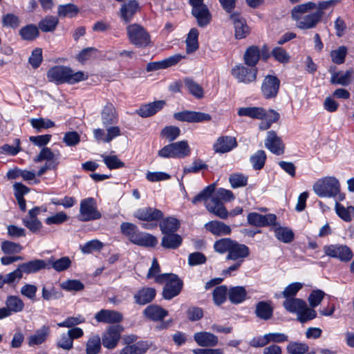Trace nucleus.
Returning <instances> with one entry per match:
<instances>
[{
  "label": "nucleus",
  "mask_w": 354,
  "mask_h": 354,
  "mask_svg": "<svg viewBox=\"0 0 354 354\" xmlns=\"http://www.w3.org/2000/svg\"><path fill=\"white\" fill-rule=\"evenodd\" d=\"M315 2L308 1L295 6L291 10V17L295 21L297 28L309 30L316 28L321 21L320 14L313 10Z\"/></svg>",
  "instance_id": "nucleus-1"
},
{
  "label": "nucleus",
  "mask_w": 354,
  "mask_h": 354,
  "mask_svg": "<svg viewBox=\"0 0 354 354\" xmlns=\"http://www.w3.org/2000/svg\"><path fill=\"white\" fill-rule=\"evenodd\" d=\"M47 78L50 82L57 84H76L88 78L82 71L74 72L71 68L64 66H55L47 72Z\"/></svg>",
  "instance_id": "nucleus-2"
},
{
  "label": "nucleus",
  "mask_w": 354,
  "mask_h": 354,
  "mask_svg": "<svg viewBox=\"0 0 354 354\" xmlns=\"http://www.w3.org/2000/svg\"><path fill=\"white\" fill-rule=\"evenodd\" d=\"M121 232L126 235L133 243L145 247H154L157 239L149 234L138 231L135 225L130 223H122L120 225Z\"/></svg>",
  "instance_id": "nucleus-3"
},
{
  "label": "nucleus",
  "mask_w": 354,
  "mask_h": 354,
  "mask_svg": "<svg viewBox=\"0 0 354 354\" xmlns=\"http://www.w3.org/2000/svg\"><path fill=\"white\" fill-rule=\"evenodd\" d=\"M314 192L320 198H333L340 192L339 180L333 176L318 179L313 185Z\"/></svg>",
  "instance_id": "nucleus-4"
},
{
  "label": "nucleus",
  "mask_w": 354,
  "mask_h": 354,
  "mask_svg": "<svg viewBox=\"0 0 354 354\" xmlns=\"http://www.w3.org/2000/svg\"><path fill=\"white\" fill-rule=\"evenodd\" d=\"M156 282L159 283H165L163 288L162 296L164 299L169 300L180 292L183 283L176 274L172 273H165L156 277Z\"/></svg>",
  "instance_id": "nucleus-5"
},
{
  "label": "nucleus",
  "mask_w": 354,
  "mask_h": 354,
  "mask_svg": "<svg viewBox=\"0 0 354 354\" xmlns=\"http://www.w3.org/2000/svg\"><path fill=\"white\" fill-rule=\"evenodd\" d=\"M129 42L138 48H147L151 46V36L147 30L138 24H131L126 28Z\"/></svg>",
  "instance_id": "nucleus-6"
},
{
  "label": "nucleus",
  "mask_w": 354,
  "mask_h": 354,
  "mask_svg": "<svg viewBox=\"0 0 354 354\" xmlns=\"http://www.w3.org/2000/svg\"><path fill=\"white\" fill-rule=\"evenodd\" d=\"M190 147L187 141L182 140L169 144L158 151V156L164 158H184L189 156Z\"/></svg>",
  "instance_id": "nucleus-7"
},
{
  "label": "nucleus",
  "mask_w": 354,
  "mask_h": 354,
  "mask_svg": "<svg viewBox=\"0 0 354 354\" xmlns=\"http://www.w3.org/2000/svg\"><path fill=\"white\" fill-rule=\"evenodd\" d=\"M59 153H53L48 147H44L39 154L34 158L35 162H40L46 160V163L38 171L37 175L42 176L47 170L55 169L59 165Z\"/></svg>",
  "instance_id": "nucleus-8"
},
{
  "label": "nucleus",
  "mask_w": 354,
  "mask_h": 354,
  "mask_svg": "<svg viewBox=\"0 0 354 354\" xmlns=\"http://www.w3.org/2000/svg\"><path fill=\"white\" fill-rule=\"evenodd\" d=\"M101 213L97 209L96 201L91 197L80 201L79 220L83 222L94 221L100 218Z\"/></svg>",
  "instance_id": "nucleus-9"
},
{
  "label": "nucleus",
  "mask_w": 354,
  "mask_h": 354,
  "mask_svg": "<svg viewBox=\"0 0 354 354\" xmlns=\"http://www.w3.org/2000/svg\"><path fill=\"white\" fill-rule=\"evenodd\" d=\"M257 68L238 64L231 70L232 75L239 82L243 84H250L256 82L257 77Z\"/></svg>",
  "instance_id": "nucleus-10"
},
{
  "label": "nucleus",
  "mask_w": 354,
  "mask_h": 354,
  "mask_svg": "<svg viewBox=\"0 0 354 354\" xmlns=\"http://www.w3.org/2000/svg\"><path fill=\"white\" fill-rule=\"evenodd\" d=\"M324 251L327 256L338 259L342 261L348 262L353 257L351 250L345 245H326Z\"/></svg>",
  "instance_id": "nucleus-11"
},
{
  "label": "nucleus",
  "mask_w": 354,
  "mask_h": 354,
  "mask_svg": "<svg viewBox=\"0 0 354 354\" xmlns=\"http://www.w3.org/2000/svg\"><path fill=\"white\" fill-rule=\"evenodd\" d=\"M122 330V326L119 325L109 326L102 337L103 346L108 349L115 348L120 339Z\"/></svg>",
  "instance_id": "nucleus-12"
},
{
  "label": "nucleus",
  "mask_w": 354,
  "mask_h": 354,
  "mask_svg": "<svg viewBox=\"0 0 354 354\" xmlns=\"http://www.w3.org/2000/svg\"><path fill=\"white\" fill-rule=\"evenodd\" d=\"M230 20L234 26L236 39L245 38L250 33V28L247 25L246 20L240 13H231Z\"/></svg>",
  "instance_id": "nucleus-13"
},
{
  "label": "nucleus",
  "mask_w": 354,
  "mask_h": 354,
  "mask_svg": "<svg viewBox=\"0 0 354 354\" xmlns=\"http://www.w3.org/2000/svg\"><path fill=\"white\" fill-rule=\"evenodd\" d=\"M176 120L187 122H201L209 121L212 117L209 114L199 111H184L174 114Z\"/></svg>",
  "instance_id": "nucleus-14"
},
{
  "label": "nucleus",
  "mask_w": 354,
  "mask_h": 354,
  "mask_svg": "<svg viewBox=\"0 0 354 354\" xmlns=\"http://www.w3.org/2000/svg\"><path fill=\"white\" fill-rule=\"evenodd\" d=\"M248 223L256 227L277 226V217L275 214H268L262 215L259 213L252 212L248 215Z\"/></svg>",
  "instance_id": "nucleus-15"
},
{
  "label": "nucleus",
  "mask_w": 354,
  "mask_h": 354,
  "mask_svg": "<svg viewBox=\"0 0 354 354\" xmlns=\"http://www.w3.org/2000/svg\"><path fill=\"white\" fill-rule=\"evenodd\" d=\"M279 85L280 81L276 76H266L261 85V91L263 96L266 99L276 97L279 91Z\"/></svg>",
  "instance_id": "nucleus-16"
},
{
  "label": "nucleus",
  "mask_w": 354,
  "mask_h": 354,
  "mask_svg": "<svg viewBox=\"0 0 354 354\" xmlns=\"http://www.w3.org/2000/svg\"><path fill=\"white\" fill-rule=\"evenodd\" d=\"M185 56L180 54L173 55L167 58L158 62H149L147 64V72L165 69L177 64Z\"/></svg>",
  "instance_id": "nucleus-17"
},
{
  "label": "nucleus",
  "mask_w": 354,
  "mask_h": 354,
  "mask_svg": "<svg viewBox=\"0 0 354 354\" xmlns=\"http://www.w3.org/2000/svg\"><path fill=\"white\" fill-rule=\"evenodd\" d=\"M134 216L142 221L157 222L163 218L164 214L162 211L156 208L145 207L138 209Z\"/></svg>",
  "instance_id": "nucleus-18"
},
{
  "label": "nucleus",
  "mask_w": 354,
  "mask_h": 354,
  "mask_svg": "<svg viewBox=\"0 0 354 354\" xmlns=\"http://www.w3.org/2000/svg\"><path fill=\"white\" fill-rule=\"evenodd\" d=\"M265 146L272 153L277 156L283 154L285 149L281 139L277 136L274 131L268 132L267 138L265 140Z\"/></svg>",
  "instance_id": "nucleus-19"
},
{
  "label": "nucleus",
  "mask_w": 354,
  "mask_h": 354,
  "mask_svg": "<svg viewBox=\"0 0 354 354\" xmlns=\"http://www.w3.org/2000/svg\"><path fill=\"white\" fill-rule=\"evenodd\" d=\"M95 319L97 322L115 324L122 322L123 316L118 311L102 309L95 314Z\"/></svg>",
  "instance_id": "nucleus-20"
},
{
  "label": "nucleus",
  "mask_w": 354,
  "mask_h": 354,
  "mask_svg": "<svg viewBox=\"0 0 354 354\" xmlns=\"http://www.w3.org/2000/svg\"><path fill=\"white\" fill-rule=\"evenodd\" d=\"M205 207L208 212L222 219H225L229 215V212L225 207L223 203L215 196L209 201H206Z\"/></svg>",
  "instance_id": "nucleus-21"
},
{
  "label": "nucleus",
  "mask_w": 354,
  "mask_h": 354,
  "mask_svg": "<svg viewBox=\"0 0 354 354\" xmlns=\"http://www.w3.org/2000/svg\"><path fill=\"white\" fill-rule=\"evenodd\" d=\"M194 339L201 347H214L218 343V339L216 335L206 331L196 333L194 335Z\"/></svg>",
  "instance_id": "nucleus-22"
},
{
  "label": "nucleus",
  "mask_w": 354,
  "mask_h": 354,
  "mask_svg": "<svg viewBox=\"0 0 354 354\" xmlns=\"http://www.w3.org/2000/svg\"><path fill=\"white\" fill-rule=\"evenodd\" d=\"M139 3L136 0H129L127 2L122 4L120 9V16L125 22H130L135 14L139 10Z\"/></svg>",
  "instance_id": "nucleus-23"
},
{
  "label": "nucleus",
  "mask_w": 354,
  "mask_h": 354,
  "mask_svg": "<svg viewBox=\"0 0 354 354\" xmlns=\"http://www.w3.org/2000/svg\"><path fill=\"white\" fill-rule=\"evenodd\" d=\"M192 14L196 18L199 27H205L211 21L212 15L206 5L193 8Z\"/></svg>",
  "instance_id": "nucleus-24"
},
{
  "label": "nucleus",
  "mask_w": 354,
  "mask_h": 354,
  "mask_svg": "<svg viewBox=\"0 0 354 354\" xmlns=\"http://www.w3.org/2000/svg\"><path fill=\"white\" fill-rule=\"evenodd\" d=\"M249 248L247 245L235 241L226 257L227 260L243 261L249 255Z\"/></svg>",
  "instance_id": "nucleus-25"
},
{
  "label": "nucleus",
  "mask_w": 354,
  "mask_h": 354,
  "mask_svg": "<svg viewBox=\"0 0 354 354\" xmlns=\"http://www.w3.org/2000/svg\"><path fill=\"white\" fill-rule=\"evenodd\" d=\"M165 104L164 100H158L142 105L136 113L142 118L150 117L161 110Z\"/></svg>",
  "instance_id": "nucleus-26"
},
{
  "label": "nucleus",
  "mask_w": 354,
  "mask_h": 354,
  "mask_svg": "<svg viewBox=\"0 0 354 354\" xmlns=\"http://www.w3.org/2000/svg\"><path fill=\"white\" fill-rule=\"evenodd\" d=\"M101 120L104 127L117 123L118 114L114 106L111 103H107L101 112Z\"/></svg>",
  "instance_id": "nucleus-27"
},
{
  "label": "nucleus",
  "mask_w": 354,
  "mask_h": 354,
  "mask_svg": "<svg viewBox=\"0 0 354 354\" xmlns=\"http://www.w3.org/2000/svg\"><path fill=\"white\" fill-rule=\"evenodd\" d=\"M353 75L354 71L353 69H348L345 72H333L330 82L332 84L348 86L353 81Z\"/></svg>",
  "instance_id": "nucleus-28"
},
{
  "label": "nucleus",
  "mask_w": 354,
  "mask_h": 354,
  "mask_svg": "<svg viewBox=\"0 0 354 354\" xmlns=\"http://www.w3.org/2000/svg\"><path fill=\"white\" fill-rule=\"evenodd\" d=\"M236 146L235 138L231 136H222L218 138L216 142L214 145L215 151L219 153H226L231 151Z\"/></svg>",
  "instance_id": "nucleus-29"
},
{
  "label": "nucleus",
  "mask_w": 354,
  "mask_h": 354,
  "mask_svg": "<svg viewBox=\"0 0 354 354\" xmlns=\"http://www.w3.org/2000/svg\"><path fill=\"white\" fill-rule=\"evenodd\" d=\"M254 313L256 316L262 320L271 319L273 315V307L271 301H259L256 304Z\"/></svg>",
  "instance_id": "nucleus-30"
},
{
  "label": "nucleus",
  "mask_w": 354,
  "mask_h": 354,
  "mask_svg": "<svg viewBox=\"0 0 354 354\" xmlns=\"http://www.w3.org/2000/svg\"><path fill=\"white\" fill-rule=\"evenodd\" d=\"M205 229L216 236L227 235L231 233V228L219 221H211L205 225Z\"/></svg>",
  "instance_id": "nucleus-31"
},
{
  "label": "nucleus",
  "mask_w": 354,
  "mask_h": 354,
  "mask_svg": "<svg viewBox=\"0 0 354 354\" xmlns=\"http://www.w3.org/2000/svg\"><path fill=\"white\" fill-rule=\"evenodd\" d=\"M151 344L147 341H138L131 345L125 346L120 354H145L149 349Z\"/></svg>",
  "instance_id": "nucleus-32"
},
{
  "label": "nucleus",
  "mask_w": 354,
  "mask_h": 354,
  "mask_svg": "<svg viewBox=\"0 0 354 354\" xmlns=\"http://www.w3.org/2000/svg\"><path fill=\"white\" fill-rule=\"evenodd\" d=\"M144 315L152 321H160L168 315V312L157 305H149L143 311Z\"/></svg>",
  "instance_id": "nucleus-33"
},
{
  "label": "nucleus",
  "mask_w": 354,
  "mask_h": 354,
  "mask_svg": "<svg viewBox=\"0 0 354 354\" xmlns=\"http://www.w3.org/2000/svg\"><path fill=\"white\" fill-rule=\"evenodd\" d=\"M20 268L22 270L23 274H32L36 273L41 270L45 269L47 267V264L44 260L42 259H34L26 263L19 264Z\"/></svg>",
  "instance_id": "nucleus-34"
},
{
  "label": "nucleus",
  "mask_w": 354,
  "mask_h": 354,
  "mask_svg": "<svg viewBox=\"0 0 354 354\" xmlns=\"http://www.w3.org/2000/svg\"><path fill=\"white\" fill-rule=\"evenodd\" d=\"M156 296V290L152 288H143L133 296L135 302L139 305H145L151 302Z\"/></svg>",
  "instance_id": "nucleus-35"
},
{
  "label": "nucleus",
  "mask_w": 354,
  "mask_h": 354,
  "mask_svg": "<svg viewBox=\"0 0 354 354\" xmlns=\"http://www.w3.org/2000/svg\"><path fill=\"white\" fill-rule=\"evenodd\" d=\"M239 116H247L252 119L263 120L266 115V110L262 107L250 106L241 107L239 109Z\"/></svg>",
  "instance_id": "nucleus-36"
},
{
  "label": "nucleus",
  "mask_w": 354,
  "mask_h": 354,
  "mask_svg": "<svg viewBox=\"0 0 354 354\" xmlns=\"http://www.w3.org/2000/svg\"><path fill=\"white\" fill-rule=\"evenodd\" d=\"M306 304V301L301 299L292 297L286 299L283 303V306L287 311L297 315L305 308Z\"/></svg>",
  "instance_id": "nucleus-37"
},
{
  "label": "nucleus",
  "mask_w": 354,
  "mask_h": 354,
  "mask_svg": "<svg viewBox=\"0 0 354 354\" xmlns=\"http://www.w3.org/2000/svg\"><path fill=\"white\" fill-rule=\"evenodd\" d=\"M260 59V50L257 46H252L248 47L243 56L245 64L250 66L257 68L256 65Z\"/></svg>",
  "instance_id": "nucleus-38"
},
{
  "label": "nucleus",
  "mask_w": 354,
  "mask_h": 354,
  "mask_svg": "<svg viewBox=\"0 0 354 354\" xmlns=\"http://www.w3.org/2000/svg\"><path fill=\"white\" fill-rule=\"evenodd\" d=\"M228 291V298L234 304H241L246 299L247 291L243 286L231 287Z\"/></svg>",
  "instance_id": "nucleus-39"
},
{
  "label": "nucleus",
  "mask_w": 354,
  "mask_h": 354,
  "mask_svg": "<svg viewBox=\"0 0 354 354\" xmlns=\"http://www.w3.org/2000/svg\"><path fill=\"white\" fill-rule=\"evenodd\" d=\"M162 238L161 245L167 249H176L182 243V237L174 233L164 234Z\"/></svg>",
  "instance_id": "nucleus-40"
},
{
  "label": "nucleus",
  "mask_w": 354,
  "mask_h": 354,
  "mask_svg": "<svg viewBox=\"0 0 354 354\" xmlns=\"http://www.w3.org/2000/svg\"><path fill=\"white\" fill-rule=\"evenodd\" d=\"M198 30L195 28H193L189 30L185 39L187 53H192L198 48Z\"/></svg>",
  "instance_id": "nucleus-41"
},
{
  "label": "nucleus",
  "mask_w": 354,
  "mask_h": 354,
  "mask_svg": "<svg viewBox=\"0 0 354 354\" xmlns=\"http://www.w3.org/2000/svg\"><path fill=\"white\" fill-rule=\"evenodd\" d=\"M159 226L162 234H170L179 228L180 222L176 218L167 217L160 223Z\"/></svg>",
  "instance_id": "nucleus-42"
},
{
  "label": "nucleus",
  "mask_w": 354,
  "mask_h": 354,
  "mask_svg": "<svg viewBox=\"0 0 354 354\" xmlns=\"http://www.w3.org/2000/svg\"><path fill=\"white\" fill-rule=\"evenodd\" d=\"M49 333V327L46 326H42L36 333L30 336L28 339V344L30 346L39 345L43 343Z\"/></svg>",
  "instance_id": "nucleus-43"
},
{
  "label": "nucleus",
  "mask_w": 354,
  "mask_h": 354,
  "mask_svg": "<svg viewBox=\"0 0 354 354\" xmlns=\"http://www.w3.org/2000/svg\"><path fill=\"white\" fill-rule=\"evenodd\" d=\"M184 84L189 92L196 98L201 99L203 97L204 92L202 86L191 78H185Z\"/></svg>",
  "instance_id": "nucleus-44"
},
{
  "label": "nucleus",
  "mask_w": 354,
  "mask_h": 354,
  "mask_svg": "<svg viewBox=\"0 0 354 354\" xmlns=\"http://www.w3.org/2000/svg\"><path fill=\"white\" fill-rule=\"evenodd\" d=\"M59 20L57 17L48 15L38 24V28L43 32H52L55 30Z\"/></svg>",
  "instance_id": "nucleus-45"
},
{
  "label": "nucleus",
  "mask_w": 354,
  "mask_h": 354,
  "mask_svg": "<svg viewBox=\"0 0 354 354\" xmlns=\"http://www.w3.org/2000/svg\"><path fill=\"white\" fill-rule=\"evenodd\" d=\"M274 232L276 238L283 243H290L294 239L293 232L286 227H276L274 229Z\"/></svg>",
  "instance_id": "nucleus-46"
},
{
  "label": "nucleus",
  "mask_w": 354,
  "mask_h": 354,
  "mask_svg": "<svg viewBox=\"0 0 354 354\" xmlns=\"http://www.w3.org/2000/svg\"><path fill=\"white\" fill-rule=\"evenodd\" d=\"M39 28L34 24H29L19 30V35L24 40L32 41L39 36Z\"/></svg>",
  "instance_id": "nucleus-47"
},
{
  "label": "nucleus",
  "mask_w": 354,
  "mask_h": 354,
  "mask_svg": "<svg viewBox=\"0 0 354 354\" xmlns=\"http://www.w3.org/2000/svg\"><path fill=\"white\" fill-rule=\"evenodd\" d=\"M101 350V339L98 335L91 336L86 344V354H98Z\"/></svg>",
  "instance_id": "nucleus-48"
},
{
  "label": "nucleus",
  "mask_w": 354,
  "mask_h": 354,
  "mask_svg": "<svg viewBox=\"0 0 354 354\" xmlns=\"http://www.w3.org/2000/svg\"><path fill=\"white\" fill-rule=\"evenodd\" d=\"M79 12V8L73 3L59 5L57 8V14L61 17H74Z\"/></svg>",
  "instance_id": "nucleus-49"
},
{
  "label": "nucleus",
  "mask_w": 354,
  "mask_h": 354,
  "mask_svg": "<svg viewBox=\"0 0 354 354\" xmlns=\"http://www.w3.org/2000/svg\"><path fill=\"white\" fill-rule=\"evenodd\" d=\"M228 296L227 288L225 286L216 287L212 292L213 301L216 306L223 304Z\"/></svg>",
  "instance_id": "nucleus-50"
},
{
  "label": "nucleus",
  "mask_w": 354,
  "mask_h": 354,
  "mask_svg": "<svg viewBox=\"0 0 354 354\" xmlns=\"http://www.w3.org/2000/svg\"><path fill=\"white\" fill-rule=\"evenodd\" d=\"M234 242L235 241L228 238L221 239L215 241L214 248L218 253L224 254L227 252L228 254Z\"/></svg>",
  "instance_id": "nucleus-51"
},
{
  "label": "nucleus",
  "mask_w": 354,
  "mask_h": 354,
  "mask_svg": "<svg viewBox=\"0 0 354 354\" xmlns=\"http://www.w3.org/2000/svg\"><path fill=\"white\" fill-rule=\"evenodd\" d=\"M104 247V243L98 239H93L89 241L82 245H80V248L83 254H90L93 252L100 251Z\"/></svg>",
  "instance_id": "nucleus-52"
},
{
  "label": "nucleus",
  "mask_w": 354,
  "mask_h": 354,
  "mask_svg": "<svg viewBox=\"0 0 354 354\" xmlns=\"http://www.w3.org/2000/svg\"><path fill=\"white\" fill-rule=\"evenodd\" d=\"M6 304L11 313L21 312L24 307L23 301L17 296H9Z\"/></svg>",
  "instance_id": "nucleus-53"
},
{
  "label": "nucleus",
  "mask_w": 354,
  "mask_h": 354,
  "mask_svg": "<svg viewBox=\"0 0 354 354\" xmlns=\"http://www.w3.org/2000/svg\"><path fill=\"white\" fill-rule=\"evenodd\" d=\"M348 49L344 46H339L337 49L330 51V55L333 63L337 64H343L347 54Z\"/></svg>",
  "instance_id": "nucleus-54"
},
{
  "label": "nucleus",
  "mask_w": 354,
  "mask_h": 354,
  "mask_svg": "<svg viewBox=\"0 0 354 354\" xmlns=\"http://www.w3.org/2000/svg\"><path fill=\"white\" fill-rule=\"evenodd\" d=\"M103 162L109 169H115L124 167V163L116 155H102Z\"/></svg>",
  "instance_id": "nucleus-55"
},
{
  "label": "nucleus",
  "mask_w": 354,
  "mask_h": 354,
  "mask_svg": "<svg viewBox=\"0 0 354 354\" xmlns=\"http://www.w3.org/2000/svg\"><path fill=\"white\" fill-rule=\"evenodd\" d=\"M335 211L337 214L344 221L349 222L351 221V214H353V206L345 207L339 203H335Z\"/></svg>",
  "instance_id": "nucleus-56"
},
{
  "label": "nucleus",
  "mask_w": 354,
  "mask_h": 354,
  "mask_svg": "<svg viewBox=\"0 0 354 354\" xmlns=\"http://www.w3.org/2000/svg\"><path fill=\"white\" fill-rule=\"evenodd\" d=\"M215 189V185L211 184L203 189L200 193H198L193 199L192 203L197 204L201 201H209L208 198L212 196Z\"/></svg>",
  "instance_id": "nucleus-57"
},
{
  "label": "nucleus",
  "mask_w": 354,
  "mask_h": 354,
  "mask_svg": "<svg viewBox=\"0 0 354 354\" xmlns=\"http://www.w3.org/2000/svg\"><path fill=\"white\" fill-rule=\"evenodd\" d=\"M32 127L39 131L42 129H49L54 127L55 124L53 121L47 118H32L30 120Z\"/></svg>",
  "instance_id": "nucleus-58"
},
{
  "label": "nucleus",
  "mask_w": 354,
  "mask_h": 354,
  "mask_svg": "<svg viewBox=\"0 0 354 354\" xmlns=\"http://www.w3.org/2000/svg\"><path fill=\"white\" fill-rule=\"evenodd\" d=\"M308 346L302 342H290L286 347L289 354H305L308 351Z\"/></svg>",
  "instance_id": "nucleus-59"
},
{
  "label": "nucleus",
  "mask_w": 354,
  "mask_h": 354,
  "mask_svg": "<svg viewBox=\"0 0 354 354\" xmlns=\"http://www.w3.org/2000/svg\"><path fill=\"white\" fill-rule=\"evenodd\" d=\"M266 155L264 151L259 150L254 155L251 156L250 162L256 170L262 169L265 165Z\"/></svg>",
  "instance_id": "nucleus-60"
},
{
  "label": "nucleus",
  "mask_w": 354,
  "mask_h": 354,
  "mask_svg": "<svg viewBox=\"0 0 354 354\" xmlns=\"http://www.w3.org/2000/svg\"><path fill=\"white\" fill-rule=\"evenodd\" d=\"M1 250L7 254L19 253L23 248L19 243H14L10 241H4L1 245Z\"/></svg>",
  "instance_id": "nucleus-61"
},
{
  "label": "nucleus",
  "mask_w": 354,
  "mask_h": 354,
  "mask_svg": "<svg viewBox=\"0 0 354 354\" xmlns=\"http://www.w3.org/2000/svg\"><path fill=\"white\" fill-rule=\"evenodd\" d=\"M229 182L232 188L244 187L248 183V176L241 174H232L229 178Z\"/></svg>",
  "instance_id": "nucleus-62"
},
{
  "label": "nucleus",
  "mask_w": 354,
  "mask_h": 354,
  "mask_svg": "<svg viewBox=\"0 0 354 354\" xmlns=\"http://www.w3.org/2000/svg\"><path fill=\"white\" fill-rule=\"evenodd\" d=\"M180 133V129L175 126L166 127L161 131V136L169 142L176 140Z\"/></svg>",
  "instance_id": "nucleus-63"
},
{
  "label": "nucleus",
  "mask_w": 354,
  "mask_h": 354,
  "mask_svg": "<svg viewBox=\"0 0 354 354\" xmlns=\"http://www.w3.org/2000/svg\"><path fill=\"white\" fill-rule=\"evenodd\" d=\"M52 268L57 272H62L68 269L71 265V261L68 257H62L50 262Z\"/></svg>",
  "instance_id": "nucleus-64"
}]
</instances>
